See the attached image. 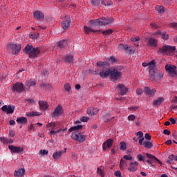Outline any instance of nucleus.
Returning <instances> with one entry per match:
<instances>
[{"label":"nucleus","instance_id":"1","mask_svg":"<svg viewBox=\"0 0 177 177\" xmlns=\"http://www.w3.org/2000/svg\"><path fill=\"white\" fill-rule=\"evenodd\" d=\"M124 70V66H118L110 68H103L100 72L101 78H107L109 75L111 77V80L117 81L118 80H121L122 78V71Z\"/></svg>","mask_w":177,"mask_h":177},{"label":"nucleus","instance_id":"2","mask_svg":"<svg viewBox=\"0 0 177 177\" xmlns=\"http://www.w3.org/2000/svg\"><path fill=\"white\" fill-rule=\"evenodd\" d=\"M80 129H82V125H77L71 127L68 129V132H72L71 138H72L73 140H77V142H80V143H82L86 140L87 136L80 131Z\"/></svg>","mask_w":177,"mask_h":177},{"label":"nucleus","instance_id":"3","mask_svg":"<svg viewBox=\"0 0 177 177\" xmlns=\"http://www.w3.org/2000/svg\"><path fill=\"white\" fill-rule=\"evenodd\" d=\"M24 53L26 55H29V57L30 59H35V57H38L39 55V52L41 50L39 48H34L32 46H30V44H27V46L24 49Z\"/></svg>","mask_w":177,"mask_h":177},{"label":"nucleus","instance_id":"4","mask_svg":"<svg viewBox=\"0 0 177 177\" xmlns=\"http://www.w3.org/2000/svg\"><path fill=\"white\" fill-rule=\"evenodd\" d=\"M176 50L175 46H171L168 45H165L162 48H160L158 50V53L168 55L169 56H171L174 55V53Z\"/></svg>","mask_w":177,"mask_h":177},{"label":"nucleus","instance_id":"5","mask_svg":"<svg viewBox=\"0 0 177 177\" xmlns=\"http://www.w3.org/2000/svg\"><path fill=\"white\" fill-rule=\"evenodd\" d=\"M11 90L12 92L16 93H23V92H24V91L26 90V86H24V84H23V83L17 82L12 84Z\"/></svg>","mask_w":177,"mask_h":177},{"label":"nucleus","instance_id":"6","mask_svg":"<svg viewBox=\"0 0 177 177\" xmlns=\"http://www.w3.org/2000/svg\"><path fill=\"white\" fill-rule=\"evenodd\" d=\"M62 21V27L64 30H67L68 27H70V24L71 23V20L70 19V16L64 14L61 16Z\"/></svg>","mask_w":177,"mask_h":177},{"label":"nucleus","instance_id":"7","mask_svg":"<svg viewBox=\"0 0 177 177\" xmlns=\"http://www.w3.org/2000/svg\"><path fill=\"white\" fill-rule=\"evenodd\" d=\"M176 66L167 64L165 66L166 71L171 75V77H177V71H176Z\"/></svg>","mask_w":177,"mask_h":177},{"label":"nucleus","instance_id":"8","mask_svg":"<svg viewBox=\"0 0 177 177\" xmlns=\"http://www.w3.org/2000/svg\"><path fill=\"white\" fill-rule=\"evenodd\" d=\"M63 113H64V111L63 110V106H62V104H58L53 113L51 114V116L53 118H56L63 115Z\"/></svg>","mask_w":177,"mask_h":177},{"label":"nucleus","instance_id":"9","mask_svg":"<svg viewBox=\"0 0 177 177\" xmlns=\"http://www.w3.org/2000/svg\"><path fill=\"white\" fill-rule=\"evenodd\" d=\"M8 49H11L12 50L13 55H17L20 50H21V45L15 44H8Z\"/></svg>","mask_w":177,"mask_h":177},{"label":"nucleus","instance_id":"10","mask_svg":"<svg viewBox=\"0 0 177 177\" xmlns=\"http://www.w3.org/2000/svg\"><path fill=\"white\" fill-rule=\"evenodd\" d=\"M15 106L12 105H4L1 107L2 111L6 113V114H13Z\"/></svg>","mask_w":177,"mask_h":177},{"label":"nucleus","instance_id":"11","mask_svg":"<svg viewBox=\"0 0 177 177\" xmlns=\"http://www.w3.org/2000/svg\"><path fill=\"white\" fill-rule=\"evenodd\" d=\"M114 21V18H100V26H107V24H111Z\"/></svg>","mask_w":177,"mask_h":177},{"label":"nucleus","instance_id":"12","mask_svg":"<svg viewBox=\"0 0 177 177\" xmlns=\"http://www.w3.org/2000/svg\"><path fill=\"white\" fill-rule=\"evenodd\" d=\"M118 91L119 92V94L122 96H124V95H127L128 93V88H127L124 84H119L117 86Z\"/></svg>","mask_w":177,"mask_h":177},{"label":"nucleus","instance_id":"13","mask_svg":"<svg viewBox=\"0 0 177 177\" xmlns=\"http://www.w3.org/2000/svg\"><path fill=\"white\" fill-rule=\"evenodd\" d=\"M8 149L9 150H10L11 153H21L22 151H24V149L23 147H16L14 145H9Z\"/></svg>","mask_w":177,"mask_h":177},{"label":"nucleus","instance_id":"14","mask_svg":"<svg viewBox=\"0 0 177 177\" xmlns=\"http://www.w3.org/2000/svg\"><path fill=\"white\" fill-rule=\"evenodd\" d=\"M144 92L147 96H149V97H151L156 95V92H157V90L156 88L150 89L149 87H145Z\"/></svg>","mask_w":177,"mask_h":177},{"label":"nucleus","instance_id":"15","mask_svg":"<svg viewBox=\"0 0 177 177\" xmlns=\"http://www.w3.org/2000/svg\"><path fill=\"white\" fill-rule=\"evenodd\" d=\"M138 165H139L138 162H131L128 167V170L130 172H136V171H138Z\"/></svg>","mask_w":177,"mask_h":177},{"label":"nucleus","instance_id":"16","mask_svg":"<svg viewBox=\"0 0 177 177\" xmlns=\"http://www.w3.org/2000/svg\"><path fill=\"white\" fill-rule=\"evenodd\" d=\"M111 146H113V139H108L102 144V150L106 151V150H107V149H110Z\"/></svg>","mask_w":177,"mask_h":177},{"label":"nucleus","instance_id":"17","mask_svg":"<svg viewBox=\"0 0 177 177\" xmlns=\"http://www.w3.org/2000/svg\"><path fill=\"white\" fill-rule=\"evenodd\" d=\"M158 44V40L155 38H150L148 40L147 46H151V48H156Z\"/></svg>","mask_w":177,"mask_h":177},{"label":"nucleus","instance_id":"18","mask_svg":"<svg viewBox=\"0 0 177 177\" xmlns=\"http://www.w3.org/2000/svg\"><path fill=\"white\" fill-rule=\"evenodd\" d=\"M66 151H67V149L65 148L64 151H59L55 152L53 156L55 161H57V160H59V158H60L62 154H64V153H66Z\"/></svg>","mask_w":177,"mask_h":177},{"label":"nucleus","instance_id":"19","mask_svg":"<svg viewBox=\"0 0 177 177\" xmlns=\"http://www.w3.org/2000/svg\"><path fill=\"white\" fill-rule=\"evenodd\" d=\"M26 86L28 87V89H30L31 86H35L37 85V80H28L25 82Z\"/></svg>","mask_w":177,"mask_h":177},{"label":"nucleus","instance_id":"20","mask_svg":"<svg viewBox=\"0 0 177 177\" xmlns=\"http://www.w3.org/2000/svg\"><path fill=\"white\" fill-rule=\"evenodd\" d=\"M34 17L37 19V20H44L45 15L40 11H36L34 12Z\"/></svg>","mask_w":177,"mask_h":177},{"label":"nucleus","instance_id":"21","mask_svg":"<svg viewBox=\"0 0 177 177\" xmlns=\"http://www.w3.org/2000/svg\"><path fill=\"white\" fill-rule=\"evenodd\" d=\"M65 131H67V128H65L62 129V128H59L57 130H51L49 132L50 136H53V135H57V133H60V132H64Z\"/></svg>","mask_w":177,"mask_h":177},{"label":"nucleus","instance_id":"22","mask_svg":"<svg viewBox=\"0 0 177 177\" xmlns=\"http://www.w3.org/2000/svg\"><path fill=\"white\" fill-rule=\"evenodd\" d=\"M39 104L41 110H48V109L49 108L48 102L45 101H39Z\"/></svg>","mask_w":177,"mask_h":177},{"label":"nucleus","instance_id":"23","mask_svg":"<svg viewBox=\"0 0 177 177\" xmlns=\"http://www.w3.org/2000/svg\"><path fill=\"white\" fill-rule=\"evenodd\" d=\"M24 172H26V170L24 169H19L17 171H15L14 176L21 177L23 176V175H24Z\"/></svg>","mask_w":177,"mask_h":177},{"label":"nucleus","instance_id":"24","mask_svg":"<svg viewBox=\"0 0 177 177\" xmlns=\"http://www.w3.org/2000/svg\"><path fill=\"white\" fill-rule=\"evenodd\" d=\"M46 127L48 128L49 131H53V130L57 129V125L56 124V123L53 122L48 123L46 126Z\"/></svg>","mask_w":177,"mask_h":177},{"label":"nucleus","instance_id":"25","mask_svg":"<svg viewBox=\"0 0 177 177\" xmlns=\"http://www.w3.org/2000/svg\"><path fill=\"white\" fill-rule=\"evenodd\" d=\"M156 64L155 60H152L148 63V68L149 71H153V70H156Z\"/></svg>","mask_w":177,"mask_h":177},{"label":"nucleus","instance_id":"26","mask_svg":"<svg viewBox=\"0 0 177 177\" xmlns=\"http://www.w3.org/2000/svg\"><path fill=\"white\" fill-rule=\"evenodd\" d=\"M84 30L86 34H89V32H100V30H93L92 28L88 27L86 26H84Z\"/></svg>","mask_w":177,"mask_h":177},{"label":"nucleus","instance_id":"27","mask_svg":"<svg viewBox=\"0 0 177 177\" xmlns=\"http://www.w3.org/2000/svg\"><path fill=\"white\" fill-rule=\"evenodd\" d=\"M164 102V97H160L153 101V106H161V103Z\"/></svg>","mask_w":177,"mask_h":177},{"label":"nucleus","instance_id":"28","mask_svg":"<svg viewBox=\"0 0 177 177\" xmlns=\"http://www.w3.org/2000/svg\"><path fill=\"white\" fill-rule=\"evenodd\" d=\"M17 124H27V118L19 117L17 118Z\"/></svg>","mask_w":177,"mask_h":177},{"label":"nucleus","instance_id":"29","mask_svg":"<svg viewBox=\"0 0 177 177\" xmlns=\"http://www.w3.org/2000/svg\"><path fill=\"white\" fill-rule=\"evenodd\" d=\"M96 66H97V67H109V64L107 62H97L96 63Z\"/></svg>","mask_w":177,"mask_h":177},{"label":"nucleus","instance_id":"30","mask_svg":"<svg viewBox=\"0 0 177 177\" xmlns=\"http://www.w3.org/2000/svg\"><path fill=\"white\" fill-rule=\"evenodd\" d=\"M146 156L147 158H149V160H155L157 161L159 164H162L161 161H160V160H158V158H157L155 156L150 153H146Z\"/></svg>","mask_w":177,"mask_h":177},{"label":"nucleus","instance_id":"31","mask_svg":"<svg viewBox=\"0 0 177 177\" xmlns=\"http://www.w3.org/2000/svg\"><path fill=\"white\" fill-rule=\"evenodd\" d=\"M73 60H74V57H73V55H69L65 57L64 59V62H65V63H73Z\"/></svg>","mask_w":177,"mask_h":177},{"label":"nucleus","instance_id":"32","mask_svg":"<svg viewBox=\"0 0 177 177\" xmlns=\"http://www.w3.org/2000/svg\"><path fill=\"white\" fill-rule=\"evenodd\" d=\"M145 149H151L153 147V141H145L143 142Z\"/></svg>","mask_w":177,"mask_h":177},{"label":"nucleus","instance_id":"33","mask_svg":"<svg viewBox=\"0 0 177 177\" xmlns=\"http://www.w3.org/2000/svg\"><path fill=\"white\" fill-rule=\"evenodd\" d=\"M91 5L99 6L100 3H104V0H91Z\"/></svg>","mask_w":177,"mask_h":177},{"label":"nucleus","instance_id":"34","mask_svg":"<svg viewBox=\"0 0 177 177\" xmlns=\"http://www.w3.org/2000/svg\"><path fill=\"white\" fill-rule=\"evenodd\" d=\"M58 46L60 48V49H63L66 45H67V41L66 40H61L57 43Z\"/></svg>","mask_w":177,"mask_h":177},{"label":"nucleus","instance_id":"35","mask_svg":"<svg viewBox=\"0 0 177 177\" xmlns=\"http://www.w3.org/2000/svg\"><path fill=\"white\" fill-rule=\"evenodd\" d=\"M120 169H124L127 168V161L125 160L124 159L120 160Z\"/></svg>","mask_w":177,"mask_h":177},{"label":"nucleus","instance_id":"36","mask_svg":"<svg viewBox=\"0 0 177 177\" xmlns=\"http://www.w3.org/2000/svg\"><path fill=\"white\" fill-rule=\"evenodd\" d=\"M26 115L27 117H35V115L36 116L41 115V113H39V112L32 111V112H28L26 113Z\"/></svg>","mask_w":177,"mask_h":177},{"label":"nucleus","instance_id":"37","mask_svg":"<svg viewBox=\"0 0 177 177\" xmlns=\"http://www.w3.org/2000/svg\"><path fill=\"white\" fill-rule=\"evenodd\" d=\"M89 23H90V26H93L94 27H96L97 26H100L99 19H97L95 20H91Z\"/></svg>","mask_w":177,"mask_h":177},{"label":"nucleus","instance_id":"38","mask_svg":"<svg viewBox=\"0 0 177 177\" xmlns=\"http://www.w3.org/2000/svg\"><path fill=\"white\" fill-rule=\"evenodd\" d=\"M155 9L159 13H164V6H156L155 7Z\"/></svg>","mask_w":177,"mask_h":177},{"label":"nucleus","instance_id":"39","mask_svg":"<svg viewBox=\"0 0 177 177\" xmlns=\"http://www.w3.org/2000/svg\"><path fill=\"white\" fill-rule=\"evenodd\" d=\"M64 88L66 92H70V91H71V84H70V83H66Z\"/></svg>","mask_w":177,"mask_h":177},{"label":"nucleus","instance_id":"40","mask_svg":"<svg viewBox=\"0 0 177 177\" xmlns=\"http://www.w3.org/2000/svg\"><path fill=\"white\" fill-rule=\"evenodd\" d=\"M137 158H138V161H142L143 162H145V160H146V156H144L142 154H138L137 156Z\"/></svg>","mask_w":177,"mask_h":177},{"label":"nucleus","instance_id":"41","mask_svg":"<svg viewBox=\"0 0 177 177\" xmlns=\"http://www.w3.org/2000/svg\"><path fill=\"white\" fill-rule=\"evenodd\" d=\"M162 38L165 41H167L169 39V35L168 34H167V32H162Z\"/></svg>","mask_w":177,"mask_h":177},{"label":"nucleus","instance_id":"42","mask_svg":"<svg viewBox=\"0 0 177 177\" xmlns=\"http://www.w3.org/2000/svg\"><path fill=\"white\" fill-rule=\"evenodd\" d=\"M149 74H150V76H149L150 81H154V80H156V73L153 72L151 73V71H149Z\"/></svg>","mask_w":177,"mask_h":177},{"label":"nucleus","instance_id":"43","mask_svg":"<svg viewBox=\"0 0 177 177\" xmlns=\"http://www.w3.org/2000/svg\"><path fill=\"white\" fill-rule=\"evenodd\" d=\"M110 34H113V30L111 29H108V30L102 32V35L104 36L110 35Z\"/></svg>","mask_w":177,"mask_h":177},{"label":"nucleus","instance_id":"44","mask_svg":"<svg viewBox=\"0 0 177 177\" xmlns=\"http://www.w3.org/2000/svg\"><path fill=\"white\" fill-rule=\"evenodd\" d=\"M120 150H127V143L124 142H121L120 143Z\"/></svg>","mask_w":177,"mask_h":177},{"label":"nucleus","instance_id":"45","mask_svg":"<svg viewBox=\"0 0 177 177\" xmlns=\"http://www.w3.org/2000/svg\"><path fill=\"white\" fill-rule=\"evenodd\" d=\"M175 158V156L174 155H171L168 157V160H167V162H168L169 164H172V161H174Z\"/></svg>","mask_w":177,"mask_h":177},{"label":"nucleus","instance_id":"46","mask_svg":"<svg viewBox=\"0 0 177 177\" xmlns=\"http://www.w3.org/2000/svg\"><path fill=\"white\" fill-rule=\"evenodd\" d=\"M48 153H49V151L46 149H41L39 151V154L41 156H46L48 155Z\"/></svg>","mask_w":177,"mask_h":177},{"label":"nucleus","instance_id":"47","mask_svg":"<svg viewBox=\"0 0 177 177\" xmlns=\"http://www.w3.org/2000/svg\"><path fill=\"white\" fill-rule=\"evenodd\" d=\"M39 34L36 32H33L32 34H30V38L32 39H36V38L38 37Z\"/></svg>","mask_w":177,"mask_h":177},{"label":"nucleus","instance_id":"48","mask_svg":"<svg viewBox=\"0 0 177 177\" xmlns=\"http://www.w3.org/2000/svg\"><path fill=\"white\" fill-rule=\"evenodd\" d=\"M112 3L113 2H111V1H106L104 0V3H102V5H104V6H110Z\"/></svg>","mask_w":177,"mask_h":177},{"label":"nucleus","instance_id":"49","mask_svg":"<svg viewBox=\"0 0 177 177\" xmlns=\"http://www.w3.org/2000/svg\"><path fill=\"white\" fill-rule=\"evenodd\" d=\"M124 50H126L127 52H129V53H131L133 50V48H132V46H128V45H127L126 49Z\"/></svg>","mask_w":177,"mask_h":177},{"label":"nucleus","instance_id":"50","mask_svg":"<svg viewBox=\"0 0 177 177\" xmlns=\"http://www.w3.org/2000/svg\"><path fill=\"white\" fill-rule=\"evenodd\" d=\"M162 77H164V73L160 72L156 75V80H161V78H162Z\"/></svg>","mask_w":177,"mask_h":177},{"label":"nucleus","instance_id":"51","mask_svg":"<svg viewBox=\"0 0 177 177\" xmlns=\"http://www.w3.org/2000/svg\"><path fill=\"white\" fill-rule=\"evenodd\" d=\"M123 158L124 160H128L129 161H132V155H125Z\"/></svg>","mask_w":177,"mask_h":177},{"label":"nucleus","instance_id":"52","mask_svg":"<svg viewBox=\"0 0 177 177\" xmlns=\"http://www.w3.org/2000/svg\"><path fill=\"white\" fill-rule=\"evenodd\" d=\"M99 113V109L97 108H92V114L93 115H96V114Z\"/></svg>","mask_w":177,"mask_h":177},{"label":"nucleus","instance_id":"53","mask_svg":"<svg viewBox=\"0 0 177 177\" xmlns=\"http://www.w3.org/2000/svg\"><path fill=\"white\" fill-rule=\"evenodd\" d=\"M109 62H111L112 63H117V59L115 57L111 56L109 57Z\"/></svg>","mask_w":177,"mask_h":177},{"label":"nucleus","instance_id":"54","mask_svg":"<svg viewBox=\"0 0 177 177\" xmlns=\"http://www.w3.org/2000/svg\"><path fill=\"white\" fill-rule=\"evenodd\" d=\"M135 115H130L128 116L127 120L128 121H135Z\"/></svg>","mask_w":177,"mask_h":177},{"label":"nucleus","instance_id":"55","mask_svg":"<svg viewBox=\"0 0 177 177\" xmlns=\"http://www.w3.org/2000/svg\"><path fill=\"white\" fill-rule=\"evenodd\" d=\"M97 174H99V175L100 176H102V177L104 176V174H103V170H102V169L97 168Z\"/></svg>","mask_w":177,"mask_h":177},{"label":"nucleus","instance_id":"56","mask_svg":"<svg viewBox=\"0 0 177 177\" xmlns=\"http://www.w3.org/2000/svg\"><path fill=\"white\" fill-rule=\"evenodd\" d=\"M127 48V45L124 46L123 44H119L118 46V49H120V50H125V49Z\"/></svg>","mask_w":177,"mask_h":177},{"label":"nucleus","instance_id":"57","mask_svg":"<svg viewBox=\"0 0 177 177\" xmlns=\"http://www.w3.org/2000/svg\"><path fill=\"white\" fill-rule=\"evenodd\" d=\"M28 131L30 132V131H35V127H34V124H31L28 127Z\"/></svg>","mask_w":177,"mask_h":177},{"label":"nucleus","instance_id":"58","mask_svg":"<svg viewBox=\"0 0 177 177\" xmlns=\"http://www.w3.org/2000/svg\"><path fill=\"white\" fill-rule=\"evenodd\" d=\"M170 27H171V28H175L176 30H177V23L176 22H173L169 24Z\"/></svg>","mask_w":177,"mask_h":177},{"label":"nucleus","instance_id":"59","mask_svg":"<svg viewBox=\"0 0 177 177\" xmlns=\"http://www.w3.org/2000/svg\"><path fill=\"white\" fill-rule=\"evenodd\" d=\"M26 102H28L29 104H34L35 101L33 99L28 98L26 100Z\"/></svg>","mask_w":177,"mask_h":177},{"label":"nucleus","instance_id":"60","mask_svg":"<svg viewBox=\"0 0 177 177\" xmlns=\"http://www.w3.org/2000/svg\"><path fill=\"white\" fill-rule=\"evenodd\" d=\"M131 41L133 42H137V41H139L140 39V37H139L138 36L137 37H131Z\"/></svg>","mask_w":177,"mask_h":177},{"label":"nucleus","instance_id":"61","mask_svg":"<svg viewBox=\"0 0 177 177\" xmlns=\"http://www.w3.org/2000/svg\"><path fill=\"white\" fill-rule=\"evenodd\" d=\"M88 120H89V118H87V117H85V116H83L80 118V120L82 122H86L88 121Z\"/></svg>","mask_w":177,"mask_h":177},{"label":"nucleus","instance_id":"62","mask_svg":"<svg viewBox=\"0 0 177 177\" xmlns=\"http://www.w3.org/2000/svg\"><path fill=\"white\" fill-rule=\"evenodd\" d=\"M114 175L117 177H121V171L120 170H118L114 173Z\"/></svg>","mask_w":177,"mask_h":177},{"label":"nucleus","instance_id":"63","mask_svg":"<svg viewBox=\"0 0 177 177\" xmlns=\"http://www.w3.org/2000/svg\"><path fill=\"white\" fill-rule=\"evenodd\" d=\"M87 114H88V115H93L92 113V107H88L87 109Z\"/></svg>","mask_w":177,"mask_h":177},{"label":"nucleus","instance_id":"64","mask_svg":"<svg viewBox=\"0 0 177 177\" xmlns=\"http://www.w3.org/2000/svg\"><path fill=\"white\" fill-rule=\"evenodd\" d=\"M136 93H137V95H142V93H143V89L138 88L136 90Z\"/></svg>","mask_w":177,"mask_h":177}]
</instances>
